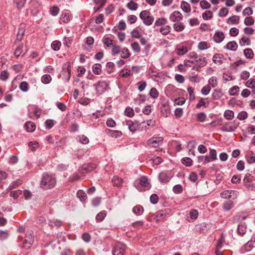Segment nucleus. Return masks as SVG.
Wrapping results in <instances>:
<instances>
[{"label":"nucleus","mask_w":255,"mask_h":255,"mask_svg":"<svg viewBox=\"0 0 255 255\" xmlns=\"http://www.w3.org/2000/svg\"><path fill=\"white\" fill-rule=\"evenodd\" d=\"M56 183V178L54 175L44 173L42 175L40 186L43 189H48L54 187Z\"/></svg>","instance_id":"f257e3e1"},{"label":"nucleus","mask_w":255,"mask_h":255,"mask_svg":"<svg viewBox=\"0 0 255 255\" xmlns=\"http://www.w3.org/2000/svg\"><path fill=\"white\" fill-rule=\"evenodd\" d=\"M139 17L142 20L143 23L147 26L150 25L154 21V17L147 10H142L139 14Z\"/></svg>","instance_id":"f03ea898"},{"label":"nucleus","mask_w":255,"mask_h":255,"mask_svg":"<svg viewBox=\"0 0 255 255\" xmlns=\"http://www.w3.org/2000/svg\"><path fill=\"white\" fill-rule=\"evenodd\" d=\"M33 242L34 237L33 233L30 231H28L26 233L25 239L23 241V245L21 246V248L28 249L33 244Z\"/></svg>","instance_id":"7ed1b4c3"},{"label":"nucleus","mask_w":255,"mask_h":255,"mask_svg":"<svg viewBox=\"0 0 255 255\" xmlns=\"http://www.w3.org/2000/svg\"><path fill=\"white\" fill-rule=\"evenodd\" d=\"M189 60L191 61V63H195L196 62L200 61L201 66H205L207 63V60L205 58H201L199 57L198 54L195 52H190L189 55Z\"/></svg>","instance_id":"20e7f679"},{"label":"nucleus","mask_w":255,"mask_h":255,"mask_svg":"<svg viewBox=\"0 0 255 255\" xmlns=\"http://www.w3.org/2000/svg\"><path fill=\"white\" fill-rule=\"evenodd\" d=\"M239 123L235 121L225 123L222 127L221 130L225 132L234 131L239 126Z\"/></svg>","instance_id":"39448f33"},{"label":"nucleus","mask_w":255,"mask_h":255,"mask_svg":"<svg viewBox=\"0 0 255 255\" xmlns=\"http://www.w3.org/2000/svg\"><path fill=\"white\" fill-rule=\"evenodd\" d=\"M163 141V138L161 136H153L147 141L148 146L152 147H157L160 146Z\"/></svg>","instance_id":"423d86ee"},{"label":"nucleus","mask_w":255,"mask_h":255,"mask_svg":"<svg viewBox=\"0 0 255 255\" xmlns=\"http://www.w3.org/2000/svg\"><path fill=\"white\" fill-rule=\"evenodd\" d=\"M133 184L134 186L138 190H139V185H140L141 186L146 188V189H149L150 187L147 177L144 176H143L141 177L140 178L135 180Z\"/></svg>","instance_id":"0eeeda50"},{"label":"nucleus","mask_w":255,"mask_h":255,"mask_svg":"<svg viewBox=\"0 0 255 255\" xmlns=\"http://www.w3.org/2000/svg\"><path fill=\"white\" fill-rule=\"evenodd\" d=\"M94 87L97 93L99 95H101L107 90L108 84L105 81H100L94 84Z\"/></svg>","instance_id":"6e6552de"},{"label":"nucleus","mask_w":255,"mask_h":255,"mask_svg":"<svg viewBox=\"0 0 255 255\" xmlns=\"http://www.w3.org/2000/svg\"><path fill=\"white\" fill-rule=\"evenodd\" d=\"M71 64L70 62H67L65 63L63 67V71L62 75H63V78L66 81L69 80L71 77Z\"/></svg>","instance_id":"1a4fd4ad"},{"label":"nucleus","mask_w":255,"mask_h":255,"mask_svg":"<svg viewBox=\"0 0 255 255\" xmlns=\"http://www.w3.org/2000/svg\"><path fill=\"white\" fill-rule=\"evenodd\" d=\"M221 197L223 198L231 200H234L237 197V193L233 190H226L221 193Z\"/></svg>","instance_id":"9d476101"},{"label":"nucleus","mask_w":255,"mask_h":255,"mask_svg":"<svg viewBox=\"0 0 255 255\" xmlns=\"http://www.w3.org/2000/svg\"><path fill=\"white\" fill-rule=\"evenodd\" d=\"M183 18L182 14L179 11H175L169 16L170 20L172 22H178Z\"/></svg>","instance_id":"9b49d317"},{"label":"nucleus","mask_w":255,"mask_h":255,"mask_svg":"<svg viewBox=\"0 0 255 255\" xmlns=\"http://www.w3.org/2000/svg\"><path fill=\"white\" fill-rule=\"evenodd\" d=\"M125 251V246L123 244H119L117 245L115 250L113 251V255H124Z\"/></svg>","instance_id":"f8f14e48"},{"label":"nucleus","mask_w":255,"mask_h":255,"mask_svg":"<svg viewBox=\"0 0 255 255\" xmlns=\"http://www.w3.org/2000/svg\"><path fill=\"white\" fill-rule=\"evenodd\" d=\"M94 168L93 164L84 165L79 169V172L85 176L86 173L91 171Z\"/></svg>","instance_id":"ddd939ff"},{"label":"nucleus","mask_w":255,"mask_h":255,"mask_svg":"<svg viewBox=\"0 0 255 255\" xmlns=\"http://www.w3.org/2000/svg\"><path fill=\"white\" fill-rule=\"evenodd\" d=\"M27 52V48L25 46H24L23 45L21 44V45H19L16 48L14 55L16 57L22 56H23L26 52Z\"/></svg>","instance_id":"4468645a"},{"label":"nucleus","mask_w":255,"mask_h":255,"mask_svg":"<svg viewBox=\"0 0 255 255\" xmlns=\"http://www.w3.org/2000/svg\"><path fill=\"white\" fill-rule=\"evenodd\" d=\"M225 38L223 32L221 31L216 32L213 36L214 41L216 43H221Z\"/></svg>","instance_id":"2eb2a0df"},{"label":"nucleus","mask_w":255,"mask_h":255,"mask_svg":"<svg viewBox=\"0 0 255 255\" xmlns=\"http://www.w3.org/2000/svg\"><path fill=\"white\" fill-rule=\"evenodd\" d=\"M225 241V238L222 235V237L216 246L215 251L216 255H223V252L220 251V249H221L222 245L224 243Z\"/></svg>","instance_id":"dca6fc26"},{"label":"nucleus","mask_w":255,"mask_h":255,"mask_svg":"<svg viewBox=\"0 0 255 255\" xmlns=\"http://www.w3.org/2000/svg\"><path fill=\"white\" fill-rule=\"evenodd\" d=\"M126 125L128 126V129L132 132H135L138 128V125L137 123H134L130 120L127 121L126 122Z\"/></svg>","instance_id":"f3484780"},{"label":"nucleus","mask_w":255,"mask_h":255,"mask_svg":"<svg viewBox=\"0 0 255 255\" xmlns=\"http://www.w3.org/2000/svg\"><path fill=\"white\" fill-rule=\"evenodd\" d=\"M25 32V27L22 24L20 25V27L18 28L17 34V38L16 41H20L22 38Z\"/></svg>","instance_id":"a211bd4d"},{"label":"nucleus","mask_w":255,"mask_h":255,"mask_svg":"<svg viewBox=\"0 0 255 255\" xmlns=\"http://www.w3.org/2000/svg\"><path fill=\"white\" fill-rule=\"evenodd\" d=\"M238 44L236 41H233L227 43L225 48L231 51H236L238 48Z\"/></svg>","instance_id":"6ab92c4d"},{"label":"nucleus","mask_w":255,"mask_h":255,"mask_svg":"<svg viewBox=\"0 0 255 255\" xmlns=\"http://www.w3.org/2000/svg\"><path fill=\"white\" fill-rule=\"evenodd\" d=\"M61 20L65 23L68 22L70 20V13L69 10H65L63 12L60 17Z\"/></svg>","instance_id":"aec40b11"},{"label":"nucleus","mask_w":255,"mask_h":255,"mask_svg":"<svg viewBox=\"0 0 255 255\" xmlns=\"http://www.w3.org/2000/svg\"><path fill=\"white\" fill-rule=\"evenodd\" d=\"M209 105V102L207 98H201L198 103L196 105L197 109L200 108L201 107H207Z\"/></svg>","instance_id":"412c9836"},{"label":"nucleus","mask_w":255,"mask_h":255,"mask_svg":"<svg viewBox=\"0 0 255 255\" xmlns=\"http://www.w3.org/2000/svg\"><path fill=\"white\" fill-rule=\"evenodd\" d=\"M223 56L220 54H216L213 57V61L217 65H221L223 63Z\"/></svg>","instance_id":"4be33fe9"},{"label":"nucleus","mask_w":255,"mask_h":255,"mask_svg":"<svg viewBox=\"0 0 255 255\" xmlns=\"http://www.w3.org/2000/svg\"><path fill=\"white\" fill-rule=\"evenodd\" d=\"M188 51V48L185 46H181L176 48V52L178 55H183Z\"/></svg>","instance_id":"5701e85b"},{"label":"nucleus","mask_w":255,"mask_h":255,"mask_svg":"<svg viewBox=\"0 0 255 255\" xmlns=\"http://www.w3.org/2000/svg\"><path fill=\"white\" fill-rule=\"evenodd\" d=\"M240 20V16L238 15H233L227 19V23L229 24H238Z\"/></svg>","instance_id":"b1692460"},{"label":"nucleus","mask_w":255,"mask_h":255,"mask_svg":"<svg viewBox=\"0 0 255 255\" xmlns=\"http://www.w3.org/2000/svg\"><path fill=\"white\" fill-rule=\"evenodd\" d=\"M158 178L161 182H167L170 179V176L165 172H161L158 175Z\"/></svg>","instance_id":"393cba45"},{"label":"nucleus","mask_w":255,"mask_h":255,"mask_svg":"<svg viewBox=\"0 0 255 255\" xmlns=\"http://www.w3.org/2000/svg\"><path fill=\"white\" fill-rule=\"evenodd\" d=\"M244 54L245 56L249 59H252L254 56L253 50L249 48L244 50Z\"/></svg>","instance_id":"a878e982"},{"label":"nucleus","mask_w":255,"mask_h":255,"mask_svg":"<svg viewBox=\"0 0 255 255\" xmlns=\"http://www.w3.org/2000/svg\"><path fill=\"white\" fill-rule=\"evenodd\" d=\"M181 8L185 12L188 13L191 11V7L190 4L185 1H182L181 3Z\"/></svg>","instance_id":"bb28decb"},{"label":"nucleus","mask_w":255,"mask_h":255,"mask_svg":"<svg viewBox=\"0 0 255 255\" xmlns=\"http://www.w3.org/2000/svg\"><path fill=\"white\" fill-rule=\"evenodd\" d=\"M102 42L104 45L107 47H112L114 45V40L110 39L109 37H104L102 39Z\"/></svg>","instance_id":"cd10ccee"},{"label":"nucleus","mask_w":255,"mask_h":255,"mask_svg":"<svg viewBox=\"0 0 255 255\" xmlns=\"http://www.w3.org/2000/svg\"><path fill=\"white\" fill-rule=\"evenodd\" d=\"M25 129L28 132H32L35 129L36 126L31 122H27L25 124Z\"/></svg>","instance_id":"c85d7f7f"},{"label":"nucleus","mask_w":255,"mask_h":255,"mask_svg":"<svg viewBox=\"0 0 255 255\" xmlns=\"http://www.w3.org/2000/svg\"><path fill=\"white\" fill-rule=\"evenodd\" d=\"M143 208L140 205H137L133 208L132 212L136 215H141L143 213Z\"/></svg>","instance_id":"c756f323"},{"label":"nucleus","mask_w":255,"mask_h":255,"mask_svg":"<svg viewBox=\"0 0 255 255\" xmlns=\"http://www.w3.org/2000/svg\"><path fill=\"white\" fill-rule=\"evenodd\" d=\"M224 117L227 120H231L234 118V113L231 110H226L224 113Z\"/></svg>","instance_id":"7c9ffc66"},{"label":"nucleus","mask_w":255,"mask_h":255,"mask_svg":"<svg viewBox=\"0 0 255 255\" xmlns=\"http://www.w3.org/2000/svg\"><path fill=\"white\" fill-rule=\"evenodd\" d=\"M52 80L51 76L49 74L43 75L41 78V81L44 84H47L50 83Z\"/></svg>","instance_id":"2f4dec72"},{"label":"nucleus","mask_w":255,"mask_h":255,"mask_svg":"<svg viewBox=\"0 0 255 255\" xmlns=\"http://www.w3.org/2000/svg\"><path fill=\"white\" fill-rule=\"evenodd\" d=\"M84 176V175H82L80 173L78 172V173H74L72 175H71L69 179V181H75L79 180L81 179L82 177Z\"/></svg>","instance_id":"473e14b6"},{"label":"nucleus","mask_w":255,"mask_h":255,"mask_svg":"<svg viewBox=\"0 0 255 255\" xmlns=\"http://www.w3.org/2000/svg\"><path fill=\"white\" fill-rule=\"evenodd\" d=\"M167 23V19L164 17H159L156 19L154 25L157 26H162Z\"/></svg>","instance_id":"72a5a7b5"},{"label":"nucleus","mask_w":255,"mask_h":255,"mask_svg":"<svg viewBox=\"0 0 255 255\" xmlns=\"http://www.w3.org/2000/svg\"><path fill=\"white\" fill-rule=\"evenodd\" d=\"M173 28L175 31L180 32L184 30L185 26L181 22H177L173 24Z\"/></svg>","instance_id":"f704fd0d"},{"label":"nucleus","mask_w":255,"mask_h":255,"mask_svg":"<svg viewBox=\"0 0 255 255\" xmlns=\"http://www.w3.org/2000/svg\"><path fill=\"white\" fill-rule=\"evenodd\" d=\"M197 120L199 122H204L207 118L206 115L203 112L197 113L196 115Z\"/></svg>","instance_id":"c9c22d12"},{"label":"nucleus","mask_w":255,"mask_h":255,"mask_svg":"<svg viewBox=\"0 0 255 255\" xmlns=\"http://www.w3.org/2000/svg\"><path fill=\"white\" fill-rule=\"evenodd\" d=\"M77 197L81 201L83 202L87 199V195L85 192L83 190H79L77 193Z\"/></svg>","instance_id":"e433bc0d"},{"label":"nucleus","mask_w":255,"mask_h":255,"mask_svg":"<svg viewBox=\"0 0 255 255\" xmlns=\"http://www.w3.org/2000/svg\"><path fill=\"white\" fill-rule=\"evenodd\" d=\"M245 86L248 88H254L255 87V78H250L245 83Z\"/></svg>","instance_id":"4c0bfd02"},{"label":"nucleus","mask_w":255,"mask_h":255,"mask_svg":"<svg viewBox=\"0 0 255 255\" xmlns=\"http://www.w3.org/2000/svg\"><path fill=\"white\" fill-rule=\"evenodd\" d=\"M239 44L241 46H244L246 44L250 45L251 44V41L249 38L246 36H243L239 41Z\"/></svg>","instance_id":"58836bf2"},{"label":"nucleus","mask_w":255,"mask_h":255,"mask_svg":"<svg viewBox=\"0 0 255 255\" xmlns=\"http://www.w3.org/2000/svg\"><path fill=\"white\" fill-rule=\"evenodd\" d=\"M113 185L117 186H120L122 185L123 180L122 178L118 176H114L112 179Z\"/></svg>","instance_id":"ea45409f"},{"label":"nucleus","mask_w":255,"mask_h":255,"mask_svg":"<svg viewBox=\"0 0 255 255\" xmlns=\"http://www.w3.org/2000/svg\"><path fill=\"white\" fill-rule=\"evenodd\" d=\"M41 113V111L40 109H39L37 108H35L34 110L33 111V115H30V114H29V117H30V118H31L32 119H37L38 118H39V117L40 116Z\"/></svg>","instance_id":"a19ab883"},{"label":"nucleus","mask_w":255,"mask_h":255,"mask_svg":"<svg viewBox=\"0 0 255 255\" xmlns=\"http://www.w3.org/2000/svg\"><path fill=\"white\" fill-rule=\"evenodd\" d=\"M201 7L203 9H208L210 8V3L206 0H202L200 2Z\"/></svg>","instance_id":"79ce46f5"},{"label":"nucleus","mask_w":255,"mask_h":255,"mask_svg":"<svg viewBox=\"0 0 255 255\" xmlns=\"http://www.w3.org/2000/svg\"><path fill=\"white\" fill-rule=\"evenodd\" d=\"M28 145L32 151H35L39 147V144L37 141H30L29 142Z\"/></svg>","instance_id":"37998d69"},{"label":"nucleus","mask_w":255,"mask_h":255,"mask_svg":"<svg viewBox=\"0 0 255 255\" xmlns=\"http://www.w3.org/2000/svg\"><path fill=\"white\" fill-rule=\"evenodd\" d=\"M149 94L153 99H156L159 96V93L155 88H152L150 89Z\"/></svg>","instance_id":"c03bdc74"},{"label":"nucleus","mask_w":255,"mask_h":255,"mask_svg":"<svg viewBox=\"0 0 255 255\" xmlns=\"http://www.w3.org/2000/svg\"><path fill=\"white\" fill-rule=\"evenodd\" d=\"M209 47V46L206 41H201L198 44V48L200 50H204L207 49Z\"/></svg>","instance_id":"a18cd8bd"},{"label":"nucleus","mask_w":255,"mask_h":255,"mask_svg":"<svg viewBox=\"0 0 255 255\" xmlns=\"http://www.w3.org/2000/svg\"><path fill=\"white\" fill-rule=\"evenodd\" d=\"M171 30V27L169 25H166L165 26H163L160 28V32L161 33H162L163 35H167L168 34Z\"/></svg>","instance_id":"49530a36"},{"label":"nucleus","mask_w":255,"mask_h":255,"mask_svg":"<svg viewBox=\"0 0 255 255\" xmlns=\"http://www.w3.org/2000/svg\"><path fill=\"white\" fill-rule=\"evenodd\" d=\"M106 216V212L105 211H102L97 215L96 220L97 222H101L104 219Z\"/></svg>","instance_id":"de8ad7c7"},{"label":"nucleus","mask_w":255,"mask_h":255,"mask_svg":"<svg viewBox=\"0 0 255 255\" xmlns=\"http://www.w3.org/2000/svg\"><path fill=\"white\" fill-rule=\"evenodd\" d=\"M209 84L213 87H216L218 85L217 79L215 76L211 77L208 80Z\"/></svg>","instance_id":"09e8293b"},{"label":"nucleus","mask_w":255,"mask_h":255,"mask_svg":"<svg viewBox=\"0 0 255 255\" xmlns=\"http://www.w3.org/2000/svg\"><path fill=\"white\" fill-rule=\"evenodd\" d=\"M255 23L254 19L252 16H248L245 18L244 24L246 25L250 26L253 25Z\"/></svg>","instance_id":"8fccbe9b"},{"label":"nucleus","mask_w":255,"mask_h":255,"mask_svg":"<svg viewBox=\"0 0 255 255\" xmlns=\"http://www.w3.org/2000/svg\"><path fill=\"white\" fill-rule=\"evenodd\" d=\"M246 63V62L245 60L243 59H239V60L237 61L236 62L233 63L231 65V67L233 69L237 68L239 65H244Z\"/></svg>","instance_id":"3c124183"},{"label":"nucleus","mask_w":255,"mask_h":255,"mask_svg":"<svg viewBox=\"0 0 255 255\" xmlns=\"http://www.w3.org/2000/svg\"><path fill=\"white\" fill-rule=\"evenodd\" d=\"M61 42L59 41L55 40L51 44V47L54 51H58L61 47Z\"/></svg>","instance_id":"603ef678"},{"label":"nucleus","mask_w":255,"mask_h":255,"mask_svg":"<svg viewBox=\"0 0 255 255\" xmlns=\"http://www.w3.org/2000/svg\"><path fill=\"white\" fill-rule=\"evenodd\" d=\"M208 156L211 161L217 159V152L216 150L214 149H210L209 156Z\"/></svg>","instance_id":"864d4df0"},{"label":"nucleus","mask_w":255,"mask_h":255,"mask_svg":"<svg viewBox=\"0 0 255 255\" xmlns=\"http://www.w3.org/2000/svg\"><path fill=\"white\" fill-rule=\"evenodd\" d=\"M101 65L100 64H95L93 66V72L95 74H99L101 71Z\"/></svg>","instance_id":"5fc2aeb1"},{"label":"nucleus","mask_w":255,"mask_h":255,"mask_svg":"<svg viewBox=\"0 0 255 255\" xmlns=\"http://www.w3.org/2000/svg\"><path fill=\"white\" fill-rule=\"evenodd\" d=\"M148 74L150 76V77L154 80H155V78L158 76L159 74L154 71V70L152 68H149L147 71Z\"/></svg>","instance_id":"6e6d98bb"},{"label":"nucleus","mask_w":255,"mask_h":255,"mask_svg":"<svg viewBox=\"0 0 255 255\" xmlns=\"http://www.w3.org/2000/svg\"><path fill=\"white\" fill-rule=\"evenodd\" d=\"M250 155L248 154L247 157V160L249 164H253L255 163V154H254L253 152Z\"/></svg>","instance_id":"4d7b16f0"},{"label":"nucleus","mask_w":255,"mask_h":255,"mask_svg":"<svg viewBox=\"0 0 255 255\" xmlns=\"http://www.w3.org/2000/svg\"><path fill=\"white\" fill-rule=\"evenodd\" d=\"M132 50L136 53H139L140 51V47L138 42H134L131 44Z\"/></svg>","instance_id":"13d9d810"},{"label":"nucleus","mask_w":255,"mask_h":255,"mask_svg":"<svg viewBox=\"0 0 255 255\" xmlns=\"http://www.w3.org/2000/svg\"><path fill=\"white\" fill-rule=\"evenodd\" d=\"M121 52L122 53L121 56L123 58H128L130 55L128 49L127 48H124Z\"/></svg>","instance_id":"bf43d9fd"},{"label":"nucleus","mask_w":255,"mask_h":255,"mask_svg":"<svg viewBox=\"0 0 255 255\" xmlns=\"http://www.w3.org/2000/svg\"><path fill=\"white\" fill-rule=\"evenodd\" d=\"M130 76V70L127 69H123L120 73L119 76L121 77H128Z\"/></svg>","instance_id":"052dcab7"},{"label":"nucleus","mask_w":255,"mask_h":255,"mask_svg":"<svg viewBox=\"0 0 255 255\" xmlns=\"http://www.w3.org/2000/svg\"><path fill=\"white\" fill-rule=\"evenodd\" d=\"M121 47L118 45H116L114 44L112 46V53L114 55H118L121 52Z\"/></svg>","instance_id":"680f3d73"},{"label":"nucleus","mask_w":255,"mask_h":255,"mask_svg":"<svg viewBox=\"0 0 255 255\" xmlns=\"http://www.w3.org/2000/svg\"><path fill=\"white\" fill-rule=\"evenodd\" d=\"M127 7L130 10H135L137 8V4L131 0L127 4Z\"/></svg>","instance_id":"e2e57ef3"},{"label":"nucleus","mask_w":255,"mask_h":255,"mask_svg":"<svg viewBox=\"0 0 255 255\" xmlns=\"http://www.w3.org/2000/svg\"><path fill=\"white\" fill-rule=\"evenodd\" d=\"M137 86H137L138 90L140 92H141V91H143V90H144V89H145V88L146 87V83L144 81H142L139 82L137 83Z\"/></svg>","instance_id":"0e129e2a"},{"label":"nucleus","mask_w":255,"mask_h":255,"mask_svg":"<svg viewBox=\"0 0 255 255\" xmlns=\"http://www.w3.org/2000/svg\"><path fill=\"white\" fill-rule=\"evenodd\" d=\"M240 88L238 86H234L229 91V94L230 96H234L239 91Z\"/></svg>","instance_id":"69168bd1"},{"label":"nucleus","mask_w":255,"mask_h":255,"mask_svg":"<svg viewBox=\"0 0 255 255\" xmlns=\"http://www.w3.org/2000/svg\"><path fill=\"white\" fill-rule=\"evenodd\" d=\"M182 163L186 166H190L192 164V160L189 157H184L182 159Z\"/></svg>","instance_id":"338daca9"},{"label":"nucleus","mask_w":255,"mask_h":255,"mask_svg":"<svg viewBox=\"0 0 255 255\" xmlns=\"http://www.w3.org/2000/svg\"><path fill=\"white\" fill-rule=\"evenodd\" d=\"M49 12L52 16H56L59 12V8L56 6H53L50 8Z\"/></svg>","instance_id":"774afa93"}]
</instances>
